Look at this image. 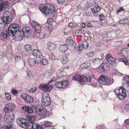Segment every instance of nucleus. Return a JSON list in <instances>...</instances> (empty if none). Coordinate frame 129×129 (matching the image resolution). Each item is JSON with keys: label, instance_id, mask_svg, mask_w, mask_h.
<instances>
[{"label": "nucleus", "instance_id": "nucleus-5", "mask_svg": "<svg viewBox=\"0 0 129 129\" xmlns=\"http://www.w3.org/2000/svg\"><path fill=\"white\" fill-rule=\"evenodd\" d=\"M91 77L89 75H84L82 77L78 74H77L72 77V79L81 83V84H85L86 82H89L91 80Z\"/></svg>", "mask_w": 129, "mask_h": 129}, {"label": "nucleus", "instance_id": "nucleus-4", "mask_svg": "<svg viewBox=\"0 0 129 129\" xmlns=\"http://www.w3.org/2000/svg\"><path fill=\"white\" fill-rule=\"evenodd\" d=\"M14 117V113L12 114L10 113L8 114H5L3 121L9 123V124L2 126L1 129H16L14 125L12 124L11 123V122L13 120Z\"/></svg>", "mask_w": 129, "mask_h": 129}, {"label": "nucleus", "instance_id": "nucleus-17", "mask_svg": "<svg viewBox=\"0 0 129 129\" xmlns=\"http://www.w3.org/2000/svg\"><path fill=\"white\" fill-rule=\"evenodd\" d=\"M32 107L29 106H23L21 107V109L23 111L25 112L26 113L28 114H30L33 113L34 112V110L33 108L34 106L33 105Z\"/></svg>", "mask_w": 129, "mask_h": 129}, {"label": "nucleus", "instance_id": "nucleus-30", "mask_svg": "<svg viewBox=\"0 0 129 129\" xmlns=\"http://www.w3.org/2000/svg\"><path fill=\"white\" fill-rule=\"evenodd\" d=\"M61 88H65L69 84L68 81H61Z\"/></svg>", "mask_w": 129, "mask_h": 129}, {"label": "nucleus", "instance_id": "nucleus-51", "mask_svg": "<svg viewBox=\"0 0 129 129\" xmlns=\"http://www.w3.org/2000/svg\"><path fill=\"white\" fill-rule=\"evenodd\" d=\"M94 54V52H88L87 54V55L89 57H91Z\"/></svg>", "mask_w": 129, "mask_h": 129}, {"label": "nucleus", "instance_id": "nucleus-45", "mask_svg": "<svg viewBox=\"0 0 129 129\" xmlns=\"http://www.w3.org/2000/svg\"><path fill=\"white\" fill-rule=\"evenodd\" d=\"M86 26L89 27H92L93 26L90 22L88 21L86 22Z\"/></svg>", "mask_w": 129, "mask_h": 129}, {"label": "nucleus", "instance_id": "nucleus-40", "mask_svg": "<svg viewBox=\"0 0 129 129\" xmlns=\"http://www.w3.org/2000/svg\"><path fill=\"white\" fill-rule=\"evenodd\" d=\"M55 86H56L57 88H61V82L57 81L55 83Z\"/></svg>", "mask_w": 129, "mask_h": 129}, {"label": "nucleus", "instance_id": "nucleus-48", "mask_svg": "<svg viewBox=\"0 0 129 129\" xmlns=\"http://www.w3.org/2000/svg\"><path fill=\"white\" fill-rule=\"evenodd\" d=\"M105 19V17H104V15L102 14H101L100 15V16H99V19H100V20L101 21H102L103 20Z\"/></svg>", "mask_w": 129, "mask_h": 129}, {"label": "nucleus", "instance_id": "nucleus-3", "mask_svg": "<svg viewBox=\"0 0 129 129\" xmlns=\"http://www.w3.org/2000/svg\"><path fill=\"white\" fill-rule=\"evenodd\" d=\"M26 119L21 117H18L16 119V122L18 124L20 127L23 128H26L27 125L31 121L34 120V118H35V115L30 116L27 115L26 116Z\"/></svg>", "mask_w": 129, "mask_h": 129}, {"label": "nucleus", "instance_id": "nucleus-41", "mask_svg": "<svg viewBox=\"0 0 129 129\" xmlns=\"http://www.w3.org/2000/svg\"><path fill=\"white\" fill-rule=\"evenodd\" d=\"M90 10H91L92 12L93 13L94 15L95 16H96L98 15L97 12L96 11V10L95 9V8H91L90 9Z\"/></svg>", "mask_w": 129, "mask_h": 129}, {"label": "nucleus", "instance_id": "nucleus-34", "mask_svg": "<svg viewBox=\"0 0 129 129\" xmlns=\"http://www.w3.org/2000/svg\"><path fill=\"white\" fill-rule=\"evenodd\" d=\"M43 124L45 126L47 127H49L51 126L52 123L51 122L47 121H45L43 122H42Z\"/></svg>", "mask_w": 129, "mask_h": 129}, {"label": "nucleus", "instance_id": "nucleus-55", "mask_svg": "<svg viewBox=\"0 0 129 129\" xmlns=\"http://www.w3.org/2000/svg\"><path fill=\"white\" fill-rule=\"evenodd\" d=\"M12 92V93L14 95H16L18 93L17 90L14 89H13Z\"/></svg>", "mask_w": 129, "mask_h": 129}, {"label": "nucleus", "instance_id": "nucleus-8", "mask_svg": "<svg viewBox=\"0 0 129 129\" xmlns=\"http://www.w3.org/2000/svg\"><path fill=\"white\" fill-rule=\"evenodd\" d=\"M33 107L36 110V113L38 115L43 116V117H46L47 116L46 114L47 111L45 109L43 108L42 109L39 107H36V106H34Z\"/></svg>", "mask_w": 129, "mask_h": 129}, {"label": "nucleus", "instance_id": "nucleus-31", "mask_svg": "<svg viewBox=\"0 0 129 129\" xmlns=\"http://www.w3.org/2000/svg\"><path fill=\"white\" fill-rule=\"evenodd\" d=\"M61 61L62 64H64L68 61V58L66 57V56H63L61 58Z\"/></svg>", "mask_w": 129, "mask_h": 129}, {"label": "nucleus", "instance_id": "nucleus-56", "mask_svg": "<svg viewBox=\"0 0 129 129\" xmlns=\"http://www.w3.org/2000/svg\"><path fill=\"white\" fill-rule=\"evenodd\" d=\"M86 25V23H85L84 22L80 24V26L82 28H84Z\"/></svg>", "mask_w": 129, "mask_h": 129}, {"label": "nucleus", "instance_id": "nucleus-61", "mask_svg": "<svg viewBox=\"0 0 129 129\" xmlns=\"http://www.w3.org/2000/svg\"><path fill=\"white\" fill-rule=\"evenodd\" d=\"M68 26L70 27H72L73 26V24L72 23H70L69 24Z\"/></svg>", "mask_w": 129, "mask_h": 129}, {"label": "nucleus", "instance_id": "nucleus-42", "mask_svg": "<svg viewBox=\"0 0 129 129\" xmlns=\"http://www.w3.org/2000/svg\"><path fill=\"white\" fill-rule=\"evenodd\" d=\"M5 96L7 100H9L11 99V95L9 93H6L5 94Z\"/></svg>", "mask_w": 129, "mask_h": 129}, {"label": "nucleus", "instance_id": "nucleus-46", "mask_svg": "<svg viewBox=\"0 0 129 129\" xmlns=\"http://www.w3.org/2000/svg\"><path fill=\"white\" fill-rule=\"evenodd\" d=\"M37 89V88L35 87H33L31 88L29 90H28L29 92H33L35 91Z\"/></svg>", "mask_w": 129, "mask_h": 129}, {"label": "nucleus", "instance_id": "nucleus-53", "mask_svg": "<svg viewBox=\"0 0 129 129\" xmlns=\"http://www.w3.org/2000/svg\"><path fill=\"white\" fill-rule=\"evenodd\" d=\"M123 8L122 7H120L119 9L116 12V13H119L120 11H123Z\"/></svg>", "mask_w": 129, "mask_h": 129}, {"label": "nucleus", "instance_id": "nucleus-60", "mask_svg": "<svg viewBox=\"0 0 129 129\" xmlns=\"http://www.w3.org/2000/svg\"><path fill=\"white\" fill-rule=\"evenodd\" d=\"M101 58H100V59L101 60H102L104 57V53H101Z\"/></svg>", "mask_w": 129, "mask_h": 129}, {"label": "nucleus", "instance_id": "nucleus-52", "mask_svg": "<svg viewBox=\"0 0 129 129\" xmlns=\"http://www.w3.org/2000/svg\"><path fill=\"white\" fill-rule=\"evenodd\" d=\"M21 58L20 57L17 56L16 57L15 59V62H19L20 61Z\"/></svg>", "mask_w": 129, "mask_h": 129}, {"label": "nucleus", "instance_id": "nucleus-32", "mask_svg": "<svg viewBox=\"0 0 129 129\" xmlns=\"http://www.w3.org/2000/svg\"><path fill=\"white\" fill-rule=\"evenodd\" d=\"M24 48L26 50L28 51H30L32 49L31 46L28 44L25 45L24 46Z\"/></svg>", "mask_w": 129, "mask_h": 129}, {"label": "nucleus", "instance_id": "nucleus-43", "mask_svg": "<svg viewBox=\"0 0 129 129\" xmlns=\"http://www.w3.org/2000/svg\"><path fill=\"white\" fill-rule=\"evenodd\" d=\"M53 22V20L52 19H48L47 20V23L48 24L52 25Z\"/></svg>", "mask_w": 129, "mask_h": 129}, {"label": "nucleus", "instance_id": "nucleus-26", "mask_svg": "<svg viewBox=\"0 0 129 129\" xmlns=\"http://www.w3.org/2000/svg\"><path fill=\"white\" fill-rule=\"evenodd\" d=\"M123 79L126 85L127 86L126 87V90L129 91V76L127 75L124 76L123 77Z\"/></svg>", "mask_w": 129, "mask_h": 129}, {"label": "nucleus", "instance_id": "nucleus-12", "mask_svg": "<svg viewBox=\"0 0 129 129\" xmlns=\"http://www.w3.org/2000/svg\"><path fill=\"white\" fill-rule=\"evenodd\" d=\"M46 95V96L43 95L42 100V104L45 106H49L51 103L50 97L48 94Z\"/></svg>", "mask_w": 129, "mask_h": 129}, {"label": "nucleus", "instance_id": "nucleus-58", "mask_svg": "<svg viewBox=\"0 0 129 129\" xmlns=\"http://www.w3.org/2000/svg\"><path fill=\"white\" fill-rule=\"evenodd\" d=\"M124 19H121L120 20L119 22V23L121 24H123L124 23Z\"/></svg>", "mask_w": 129, "mask_h": 129}, {"label": "nucleus", "instance_id": "nucleus-47", "mask_svg": "<svg viewBox=\"0 0 129 129\" xmlns=\"http://www.w3.org/2000/svg\"><path fill=\"white\" fill-rule=\"evenodd\" d=\"M119 90H120V88H119L116 89L114 91V92H115V94L117 95L118 96L119 92H120Z\"/></svg>", "mask_w": 129, "mask_h": 129}, {"label": "nucleus", "instance_id": "nucleus-13", "mask_svg": "<svg viewBox=\"0 0 129 129\" xmlns=\"http://www.w3.org/2000/svg\"><path fill=\"white\" fill-rule=\"evenodd\" d=\"M9 35L11 36L8 30H6L0 33V39L3 41H5L9 38Z\"/></svg>", "mask_w": 129, "mask_h": 129}, {"label": "nucleus", "instance_id": "nucleus-16", "mask_svg": "<svg viewBox=\"0 0 129 129\" xmlns=\"http://www.w3.org/2000/svg\"><path fill=\"white\" fill-rule=\"evenodd\" d=\"M88 46L89 44L86 41H83L81 42V44H79L77 49L78 51H81L83 48L86 49H88Z\"/></svg>", "mask_w": 129, "mask_h": 129}, {"label": "nucleus", "instance_id": "nucleus-44", "mask_svg": "<svg viewBox=\"0 0 129 129\" xmlns=\"http://www.w3.org/2000/svg\"><path fill=\"white\" fill-rule=\"evenodd\" d=\"M39 33V36L40 39H42L44 38V37H45L44 34L43 33L40 32Z\"/></svg>", "mask_w": 129, "mask_h": 129}, {"label": "nucleus", "instance_id": "nucleus-54", "mask_svg": "<svg viewBox=\"0 0 129 129\" xmlns=\"http://www.w3.org/2000/svg\"><path fill=\"white\" fill-rule=\"evenodd\" d=\"M125 108L126 111L129 112V104L125 105Z\"/></svg>", "mask_w": 129, "mask_h": 129}, {"label": "nucleus", "instance_id": "nucleus-7", "mask_svg": "<svg viewBox=\"0 0 129 129\" xmlns=\"http://www.w3.org/2000/svg\"><path fill=\"white\" fill-rule=\"evenodd\" d=\"M21 28L20 26L17 24L15 23H11L8 27V31L10 34L12 35H14L16 32L19 30Z\"/></svg>", "mask_w": 129, "mask_h": 129}, {"label": "nucleus", "instance_id": "nucleus-50", "mask_svg": "<svg viewBox=\"0 0 129 129\" xmlns=\"http://www.w3.org/2000/svg\"><path fill=\"white\" fill-rule=\"evenodd\" d=\"M39 50L37 49H34L32 51V53L34 56H35L37 53L38 52Z\"/></svg>", "mask_w": 129, "mask_h": 129}, {"label": "nucleus", "instance_id": "nucleus-6", "mask_svg": "<svg viewBox=\"0 0 129 129\" xmlns=\"http://www.w3.org/2000/svg\"><path fill=\"white\" fill-rule=\"evenodd\" d=\"M98 81L100 83L103 85H109L112 84L113 83L111 78L104 75H101L98 78Z\"/></svg>", "mask_w": 129, "mask_h": 129}, {"label": "nucleus", "instance_id": "nucleus-28", "mask_svg": "<svg viewBox=\"0 0 129 129\" xmlns=\"http://www.w3.org/2000/svg\"><path fill=\"white\" fill-rule=\"evenodd\" d=\"M90 66V64L89 63H88L87 61L82 64L80 66V69H84L86 68L89 67Z\"/></svg>", "mask_w": 129, "mask_h": 129}, {"label": "nucleus", "instance_id": "nucleus-14", "mask_svg": "<svg viewBox=\"0 0 129 129\" xmlns=\"http://www.w3.org/2000/svg\"><path fill=\"white\" fill-rule=\"evenodd\" d=\"M14 105L12 103H9L6 105L4 109L6 113H10L11 114L14 113L13 110L14 107Z\"/></svg>", "mask_w": 129, "mask_h": 129}, {"label": "nucleus", "instance_id": "nucleus-57", "mask_svg": "<svg viewBox=\"0 0 129 129\" xmlns=\"http://www.w3.org/2000/svg\"><path fill=\"white\" fill-rule=\"evenodd\" d=\"M26 71L27 74V76L28 77H30L31 75V72L28 69Z\"/></svg>", "mask_w": 129, "mask_h": 129}, {"label": "nucleus", "instance_id": "nucleus-36", "mask_svg": "<svg viewBox=\"0 0 129 129\" xmlns=\"http://www.w3.org/2000/svg\"><path fill=\"white\" fill-rule=\"evenodd\" d=\"M119 61L120 62H124L126 65H127V63H128V61L126 58H120L119 59Z\"/></svg>", "mask_w": 129, "mask_h": 129}, {"label": "nucleus", "instance_id": "nucleus-37", "mask_svg": "<svg viewBox=\"0 0 129 129\" xmlns=\"http://www.w3.org/2000/svg\"><path fill=\"white\" fill-rule=\"evenodd\" d=\"M35 56L36 57V59L38 58H39V57L43 56L42 53L41 51L39 50Z\"/></svg>", "mask_w": 129, "mask_h": 129}, {"label": "nucleus", "instance_id": "nucleus-39", "mask_svg": "<svg viewBox=\"0 0 129 129\" xmlns=\"http://www.w3.org/2000/svg\"><path fill=\"white\" fill-rule=\"evenodd\" d=\"M84 32L83 29H80L76 30L75 32V34L76 35H80L82 34Z\"/></svg>", "mask_w": 129, "mask_h": 129}, {"label": "nucleus", "instance_id": "nucleus-23", "mask_svg": "<svg viewBox=\"0 0 129 129\" xmlns=\"http://www.w3.org/2000/svg\"><path fill=\"white\" fill-rule=\"evenodd\" d=\"M0 3V12L4 10L8 6V2L7 1L2 2Z\"/></svg>", "mask_w": 129, "mask_h": 129}, {"label": "nucleus", "instance_id": "nucleus-19", "mask_svg": "<svg viewBox=\"0 0 129 129\" xmlns=\"http://www.w3.org/2000/svg\"><path fill=\"white\" fill-rule=\"evenodd\" d=\"M106 59L107 61L110 64L114 65L116 64V60L113 57H112L110 54H108L107 55Z\"/></svg>", "mask_w": 129, "mask_h": 129}, {"label": "nucleus", "instance_id": "nucleus-20", "mask_svg": "<svg viewBox=\"0 0 129 129\" xmlns=\"http://www.w3.org/2000/svg\"><path fill=\"white\" fill-rule=\"evenodd\" d=\"M110 65L109 64L103 63L98 68V71L100 72H102L106 71V70H108Z\"/></svg>", "mask_w": 129, "mask_h": 129}, {"label": "nucleus", "instance_id": "nucleus-1", "mask_svg": "<svg viewBox=\"0 0 129 129\" xmlns=\"http://www.w3.org/2000/svg\"><path fill=\"white\" fill-rule=\"evenodd\" d=\"M39 9L47 16L49 15L54 17L56 12L54 6L49 4L42 5Z\"/></svg>", "mask_w": 129, "mask_h": 129}, {"label": "nucleus", "instance_id": "nucleus-64", "mask_svg": "<svg viewBox=\"0 0 129 129\" xmlns=\"http://www.w3.org/2000/svg\"><path fill=\"white\" fill-rule=\"evenodd\" d=\"M58 3H63V0H57Z\"/></svg>", "mask_w": 129, "mask_h": 129}, {"label": "nucleus", "instance_id": "nucleus-29", "mask_svg": "<svg viewBox=\"0 0 129 129\" xmlns=\"http://www.w3.org/2000/svg\"><path fill=\"white\" fill-rule=\"evenodd\" d=\"M37 60H38L37 63H41L42 64L44 65H47L48 63V60L45 59H43L41 60L40 58H38L37 59Z\"/></svg>", "mask_w": 129, "mask_h": 129}, {"label": "nucleus", "instance_id": "nucleus-63", "mask_svg": "<svg viewBox=\"0 0 129 129\" xmlns=\"http://www.w3.org/2000/svg\"><path fill=\"white\" fill-rule=\"evenodd\" d=\"M124 123H126V124H129V121L128 120L126 119L125 120Z\"/></svg>", "mask_w": 129, "mask_h": 129}, {"label": "nucleus", "instance_id": "nucleus-38", "mask_svg": "<svg viewBox=\"0 0 129 129\" xmlns=\"http://www.w3.org/2000/svg\"><path fill=\"white\" fill-rule=\"evenodd\" d=\"M123 43V41H122L118 42H116L115 43L114 46L115 47H117L121 46Z\"/></svg>", "mask_w": 129, "mask_h": 129}, {"label": "nucleus", "instance_id": "nucleus-33", "mask_svg": "<svg viewBox=\"0 0 129 129\" xmlns=\"http://www.w3.org/2000/svg\"><path fill=\"white\" fill-rule=\"evenodd\" d=\"M60 49H61V51L62 52H65L66 51L68 50V46L66 45H62Z\"/></svg>", "mask_w": 129, "mask_h": 129}, {"label": "nucleus", "instance_id": "nucleus-62", "mask_svg": "<svg viewBox=\"0 0 129 129\" xmlns=\"http://www.w3.org/2000/svg\"><path fill=\"white\" fill-rule=\"evenodd\" d=\"M54 81V80L53 79H51L50 81H49L48 82L47 84L48 85H49V84L50 83H52Z\"/></svg>", "mask_w": 129, "mask_h": 129}, {"label": "nucleus", "instance_id": "nucleus-27", "mask_svg": "<svg viewBox=\"0 0 129 129\" xmlns=\"http://www.w3.org/2000/svg\"><path fill=\"white\" fill-rule=\"evenodd\" d=\"M37 62L38 60H37V59H36L34 58H31L28 59V63L30 65H33L35 63H37Z\"/></svg>", "mask_w": 129, "mask_h": 129}, {"label": "nucleus", "instance_id": "nucleus-10", "mask_svg": "<svg viewBox=\"0 0 129 129\" xmlns=\"http://www.w3.org/2000/svg\"><path fill=\"white\" fill-rule=\"evenodd\" d=\"M34 120L31 121V120L30 122L28 123L27 129H42V126L40 124H37L34 123L36 120L35 118H34Z\"/></svg>", "mask_w": 129, "mask_h": 129}, {"label": "nucleus", "instance_id": "nucleus-15", "mask_svg": "<svg viewBox=\"0 0 129 129\" xmlns=\"http://www.w3.org/2000/svg\"><path fill=\"white\" fill-rule=\"evenodd\" d=\"M32 27L37 33H40L41 30V27L37 22L36 21H33L31 23Z\"/></svg>", "mask_w": 129, "mask_h": 129}, {"label": "nucleus", "instance_id": "nucleus-25", "mask_svg": "<svg viewBox=\"0 0 129 129\" xmlns=\"http://www.w3.org/2000/svg\"><path fill=\"white\" fill-rule=\"evenodd\" d=\"M66 42L67 44L70 45L71 47H73L74 49L76 47V44L72 40L67 39Z\"/></svg>", "mask_w": 129, "mask_h": 129}, {"label": "nucleus", "instance_id": "nucleus-2", "mask_svg": "<svg viewBox=\"0 0 129 129\" xmlns=\"http://www.w3.org/2000/svg\"><path fill=\"white\" fill-rule=\"evenodd\" d=\"M12 15L10 13L6 12L1 17H0V28L3 30L5 27V25L10 23L12 19Z\"/></svg>", "mask_w": 129, "mask_h": 129}, {"label": "nucleus", "instance_id": "nucleus-59", "mask_svg": "<svg viewBox=\"0 0 129 129\" xmlns=\"http://www.w3.org/2000/svg\"><path fill=\"white\" fill-rule=\"evenodd\" d=\"M121 32V31L119 29H117L116 31V33L118 35Z\"/></svg>", "mask_w": 129, "mask_h": 129}, {"label": "nucleus", "instance_id": "nucleus-24", "mask_svg": "<svg viewBox=\"0 0 129 129\" xmlns=\"http://www.w3.org/2000/svg\"><path fill=\"white\" fill-rule=\"evenodd\" d=\"M46 46L48 49L50 50H54L56 47L55 44L51 43L50 42H48Z\"/></svg>", "mask_w": 129, "mask_h": 129}, {"label": "nucleus", "instance_id": "nucleus-11", "mask_svg": "<svg viewBox=\"0 0 129 129\" xmlns=\"http://www.w3.org/2000/svg\"><path fill=\"white\" fill-rule=\"evenodd\" d=\"M11 36L13 37L14 39L16 41H20L23 39V37H24L23 33L21 30H19L14 35Z\"/></svg>", "mask_w": 129, "mask_h": 129}, {"label": "nucleus", "instance_id": "nucleus-9", "mask_svg": "<svg viewBox=\"0 0 129 129\" xmlns=\"http://www.w3.org/2000/svg\"><path fill=\"white\" fill-rule=\"evenodd\" d=\"M53 87L52 85H48L46 83H41L39 86V88L42 91L45 92H49Z\"/></svg>", "mask_w": 129, "mask_h": 129}, {"label": "nucleus", "instance_id": "nucleus-18", "mask_svg": "<svg viewBox=\"0 0 129 129\" xmlns=\"http://www.w3.org/2000/svg\"><path fill=\"white\" fill-rule=\"evenodd\" d=\"M120 92L118 95V98L120 100H122L124 99L126 96V93L125 89L124 87L121 86L120 87Z\"/></svg>", "mask_w": 129, "mask_h": 129}, {"label": "nucleus", "instance_id": "nucleus-22", "mask_svg": "<svg viewBox=\"0 0 129 129\" xmlns=\"http://www.w3.org/2000/svg\"><path fill=\"white\" fill-rule=\"evenodd\" d=\"M21 96L25 100V102L27 104L32 103L34 101L33 98L30 96L27 95L24 97L22 95Z\"/></svg>", "mask_w": 129, "mask_h": 129}, {"label": "nucleus", "instance_id": "nucleus-49", "mask_svg": "<svg viewBox=\"0 0 129 129\" xmlns=\"http://www.w3.org/2000/svg\"><path fill=\"white\" fill-rule=\"evenodd\" d=\"M95 9L96 10V11H97V13L99 12L101 10V8L100 7L97 5L95 6Z\"/></svg>", "mask_w": 129, "mask_h": 129}, {"label": "nucleus", "instance_id": "nucleus-35", "mask_svg": "<svg viewBox=\"0 0 129 129\" xmlns=\"http://www.w3.org/2000/svg\"><path fill=\"white\" fill-rule=\"evenodd\" d=\"M101 60L100 58H95L93 59V64L96 65L98 64L100 62Z\"/></svg>", "mask_w": 129, "mask_h": 129}, {"label": "nucleus", "instance_id": "nucleus-21", "mask_svg": "<svg viewBox=\"0 0 129 129\" xmlns=\"http://www.w3.org/2000/svg\"><path fill=\"white\" fill-rule=\"evenodd\" d=\"M24 37L27 38L30 35L31 30L30 28L27 26H26L22 28V31Z\"/></svg>", "mask_w": 129, "mask_h": 129}]
</instances>
